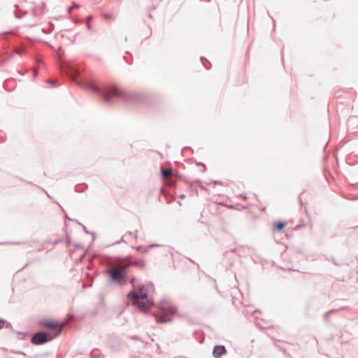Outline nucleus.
I'll use <instances>...</instances> for the list:
<instances>
[{
	"instance_id": "12",
	"label": "nucleus",
	"mask_w": 358,
	"mask_h": 358,
	"mask_svg": "<svg viewBox=\"0 0 358 358\" xmlns=\"http://www.w3.org/2000/svg\"><path fill=\"white\" fill-rule=\"evenodd\" d=\"M285 226V222H278L275 225V228L276 230H281Z\"/></svg>"
},
{
	"instance_id": "8",
	"label": "nucleus",
	"mask_w": 358,
	"mask_h": 358,
	"mask_svg": "<svg viewBox=\"0 0 358 358\" xmlns=\"http://www.w3.org/2000/svg\"><path fill=\"white\" fill-rule=\"evenodd\" d=\"M126 265H129V267L131 266H136L141 268H144L145 267V262L143 259L135 260L133 262H130L129 263L125 264Z\"/></svg>"
},
{
	"instance_id": "21",
	"label": "nucleus",
	"mask_w": 358,
	"mask_h": 358,
	"mask_svg": "<svg viewBox=\"0 0 358 358\" xmlns=\"http://www.w3.org/2000/svg\"><path fill=\"white\" fill-rule=\"evenodd\" d=\"M136 250L138 251H141V247L140 246V247L136 248Z\"/></svg>"
},
{
	"instance_id": "1",
	"label": "nucleus",
	"mask_w": 358,
	"mask_h": 358,
	"mask_svg": "<svg viewBox=\"0 0 358 358\" xmlns=\"http://www.w3.org/2000/svg\"><path fill=\"white\" fill-rule=\"evenodd\" d=\"M135 278H132L131 283L134 285ZM154 292V285L152 282H145L138 285L136 287L130 291L127 294V299L131 303L136 306L141 312H146L152 305L153 301L147 299L145 302H140L139 300L147 299L148 295Z\"/></svg>"
},
{
	"instance_id": "22",
	"label": "nucleus",
	"mask_w": 358,
	"mask_h": 358,
	"mask_svg": "<svg viewBox=\"0 0 358 358\" xmlns=\"http://www.w3.org/2000/svg\"><path fill=\"white\" fill-rule=\"evenodd\" d=\"M48 83H55V80H49Z\"/></svg>"
},
{
	"instance_id": "5",
	"label": "nucleus",
	"mask_w": 358,
	"mask_h": 358,
	"mask_svg": "<svg viewBox=\"0 0 358 358\" xmlns=\"http://www.w3.org/2000/svg\"><path fill=\"white\" fill-rule=\"evenodd\" d=\"M227 353V350L224 345H215L213 350V355L215 358H220Z\"/></svg>"
},
{
	"instance_id": "3",
	"label": "nucleus",
	"mask_w": 358,
	"mask_h": 358,
	"mask_svg": "<svg viewBox=\"0 0 358 358\" xmlns=\"http://www.w3.org/2000/svg\"><path fill=\"white\" fill-rule=\"evenodd\" d=\"M129 265L125 264H115L106 271L110 280L113 282L122 283L125 280V272Z\"/></svg>"
},
{
	"instance_id": "24",
	"label": "nucleus",
	"mask_w": 358,
	"mask_h": 358,
	"mask_svg": "<svg viewBox=\"0 0 358 358\" xmlns=\"http://www.w3.org/2000/svg\"><path fill=\"white\" fill-rule=\"evenodd\" d=\"M83 229H84V231H85V233H87V231H86L85 227H83Z\"/></svg>"
},
{
	"instance_id": "10",
	"label": "nucleus",
	"mask_w": 358,
	"mask_h": 358,
	"mask_svg": "<svg viewBox=\"0 0 358 358\" xmlns=\"http://www.w3.org/2000/svg\"><path fill=\"white\" fill-rule=\"evenodd\" d=\"M43 326L50 329H55L58 324L54 322L46 321L43 323Z\"/></svg>"
},
{
	"instance_id": "11",
	"label": "nucleus",
	"mask_w": 358,
	"mask_h": 358,
	"mask_svg": "<svg viewBox=\"0 0 358 358\" xmlns=\"http://www.w3.org/2000/svg\"><path fill=\"white\" fill-rule=\"evenodd\" d=\"M161 173L163 178H166L171 176L172 170L171 169H161Z\"/></svg>"
},
{
	"instance_id": "23",
	"label": "nucleus",
	"mask_w": 358,
	"mask_h": 358,
	"mask_svg": "<svg viewBox=\"0 0 358 358\" xmlns=\"http://www.w3.org/2000/svg\"><path fill=\"white\" fill-rule=\"evenodd\" d=\"M83 229H84V231H85V233H87V231H86L85 227H83Z\"/></svg>"
},
{
	"instance_id": "6",
	"label": "nucleus",
	"mask_w": 358,
	"mask_h": 358,
	"mask_svg": "<svg viewBox=\"0 0 358 358\" xmlns=\"http://www.w3.org/2000/svg\"><path fill=\"white\" fill-rule=\"evenodd\" d=\"M137 238L136 231L135 232H127L124 236L122 237V241L124 243H131L134 240H136Z\"/></svg>"
},
{
	"instance_id": "18",
	"label": "nucleus",
	"mask_w": 358,
	"mask_h": 358,
	"mask_svg": "<svg viewBox=\"0 0 358 358\" xmlns=\"http://www.w3.org/2000/svg\"><path fill=\"white\" fill-rule=\"evenodd\" d=\"M131 338L134 339V340H138V336H134L131 337Z\"/></svg>"
},
{
	"instance_id": "13",
	"label": "nucleus",
	"mask_w": 358,
	"mask_h": 358,
	"mask_svg": "<svg viewBox=\"0 0 358 358\" xmlns=\"http://www.w3.org/2000/svg\"><path fill=\"white\" fill-rule=\"evenodd\" d=\"M334 311H335V310H330L327 311V312L324 314V320H325L326 321H327V320H328V319H329V316H330V314H331V313H334Z\"/></svg>"
},
{
	"instance_id": "17",
	"label": "nucleus",
	"mask_w": 358,
	"mask_h": 358,
	"mask_svg": "<svg viewBox=\"0 0 358 358\" xmlns=\"http://www.w3.org/2000/svg\"><path fill=\"white\" fill-rule=\"evenodd\" d=\"M4 322L3 320H0V329L3 328Z\"/></svg>"
},
{
	"instance_id": "20",
	"label": "nucleus",
	"mask_w": 358,
	"mask_h": 358,
	"mask_svg": "<svg viewBox=\"0 0 358 358\" xmlns=\"http://www.w3.org/2000/svg\"><path fill=\"white\" fill-rule=\"evenodd\" d=\"M92 15H90V16L87 17V20H88V21L90 22V20H91V19H92Z\"/></svg>"
},
{
	"instance_id": "4",
	"label": "nucleus",
	"mask_w": 358,
	"mask_h": 358,
	"mask_svg": "<svg viewBox=\"0 0 358 358\" xmlns=\"http://www.w3.org/2000/svg\"><path fill=\"white\" fill-rule=\"evenodd\" d=\"M52 339L51 337L48 338L47 334L44 332H38L33 335L31 341L34 345H43Z\"/></svg>"
},
{
	"instance_id": "9",
	"label": "nucleus",
	"mask_w": 358,
	"mask_h": 358,
	"mask_svg": "<svg viewBox=\"0 0 358 358\" xmlns=\"http://www.w3.org/2000/svg\"><path fill=\"white\" fill-rule=\"evenodd\" d=\"M156 320L157 322L164 323L171 320V315L169 314H164L161 316L157 317Z\"/></svg>"
},
{
	"instance_id": "14",
	"label": "nucleus",
	"mask_w": 358,
	"mask_h": 358,
	"mask_svg": "<svg viewBox=\"0 0 358 358\" xmlns=\"http://www.w3.org/2000/svg\"><path fill=\"white\" fill-rule=\"evenodd\" d=\"M102 15L105 19H111L113 17V15L110 13H103Z\"/></svg>"
},
{
	"instance_id": "2",
	"label": "nucleus",
	"mask_w": 358,
	"mask_h": 358,
	"mask_svg": "<svg viewBox=\"0 0 358 358\" xmlns=\"http://www.w3.org/2000/svg\"><path fill=\"white\" fill-rule=\"evenodd\" d=\"M86 87L94 92L99 93V94L103 98V101L108 103H110V99L112 96L121 97L127 101L134 97L133 95L126 94L117 87H106L104 90H101L93 84L88 83L86 84Z\"/></svg>"
},
{
	"instance_id": "15",
	"label": "nucleus",
	"mask_w": 358,
	"mask_h": 358,
	"mask_svg": "<svg viewBox=\"0 0 358 358\" xmlns=\"http://www.w3.org/2000/svg\"><path fill=\"white\" fill-rule=\"evenodd\" d=\"M80 6L78 4H74L73 5L71 8H69V10H68V13L69 14H71V9L73 8H79Z\"/></svg>"
},
{
	"instance_id": "19",
	"label": "nucleus",
	"mask_w": 358,
	"mask_h": 358,
	"mask_svg": "<svg viewBox=\"0 0 358 358\" xmlns=\"http://www.w3.org/2000/svg\"><path fill=\"white\" fill-rule=\"evenodd\" d=\"M185 196L184 194H181V195L179 196V198L182 199L185 198Z\"/></svg>"
},
{
	"instance_id": "7",
	"label": "nucleus",
	"mask_w": 358,
	"mask_h": 358,
	"mask_svg": "<svg viewBox=\"0 0 358 358\" xmlns=\"http://www.w3.org/2000/svg\"><path fill=\"white\" fill-rule=\"evenodd\" d=\"M66 73L72 79L79 75V71L73 66H69L65 69Z\"/></svg>"
},
{
	"instance_id": "16",
	"label": "nucleus",
	"mask_w": 358,
	"mask_h": 358,
	"mask_svg": "<svg viewBox=\"0 0 358 358\" xmlns=\"http://www.w3.org/2000/svg\"><path fill=\"white\" fill-rule=\"evenodd\" d=\"M86 24H87V29H88L89 30H90V29H91V25H90V22H89L88 20H87V22H86Z\"/></svg>"
}]
</instances>
